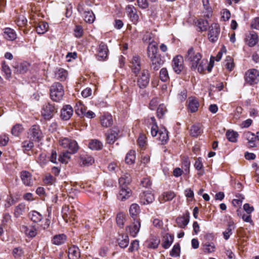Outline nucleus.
<instances>
[{
  "label": "nucleus",
  "mask_w": 259,
  "mask_h": 259,
  "mask_svg": "<svg viewBox=\"0 0 259 259\" xmlns=\"http://www.w3.org/2000/svg\"><path fill=\"white\" fill-rule=\"evenodd\" d=\"M68 147L66 149H68L71 154L76 153L79 148L77 143L75 140L72 139H70Z\"/></svg>",
  "instance_id": "a18cd8bd"
},
{
  "label": "nucleus",
  "mask_w": 259,
  "mask_h": 259,
  "mask_svg": "<svg viewBox=\"0 0 259 259\" xmlns=\"http://www.w3.org/2000/svg\"><path fill=\"white\" fill-rule=\"evenodd\" d=\"M71 154L69 151L63 152L59 157V161L62 163H67L70 158V154Z\"/></svg>",
  "instance_id": "5fc2aeb1"
},
{
  "label": "nucleus",
  "mask_w": 259,
  "mask_h": 259,
  "mask_svg": "<svg viewBox=\"0 0 259 259\" xmlns=\"http://www.w3.org/2000/svg\"><path fill=\"white\" fill-rule=\"evenodd\" d=\"M189 132L192 137H197L200 136L202 133L200 124L199 123H196L191 126Z\"/></svg>",
  "instance_id": "c85d7f7f"
},
{
  "label": "nucleus",
  "mask_w": 259,
  "mask_h": 259,
  "mask_svg": "<svg viewBox=\"0 0 259 259\" xmlns=\"http://www.w3.org/2000/svg\"><path fill=\"white\" fill-rule=\"evenodd\" d=\"M119 130L117 127H114L110 129L108 133L106 134V141L108 144H113L118 139Z\"/></svg>",
  "instance_id": "ddd939ff"
},
{
  "label": "nucleus",
  "mask_w": 259,
  "mask_h": 259,
  "mask_svg": "<svg viewBox=\"0 0 259 259\" xmlns=\"http://www.w3.org/2000/svg\"><path fill=\"white\" fill-rule=\"evenodd\" d=\"M86 111L87 108L82 104V103L78 102L76 103L75 112L79 116H83Z\"/></svg>",
  "instance_id": "de8ad7c7"
},
{
  "label": "nucleus",
  "mask_w": 259,
  "mask_h": 259,
  "mask_svg": "<svg viewBox=\"0 0 259 259\" xmlns=\"http://www.w3.org/2000/svg\"><path fill=\"white\" fill-rule=\"evenodd\" d=\"M233 228H234L233 225L229 224L226 230L223 232L224 238L225 240H228L232 234Z\"/></svg>",
  "instance_id": "69168bd1"
},
{
  "label": "nucleus",
  "mask_w": 259,
  "mask_h": 259,
  "mask_svg": "<svg viewBox=\"0 0 259 259\" xmlns=\"http://www.w3.org/2000/svg\"><path fill=\"white\" fill-rule=\"evenodd\" d=\"M208 26L207 21L203 19L199 20L197 22V26L200 31H204L207 30Z\"/></svg>",
  "instance_id": "4d7b16f0"
},
{
  "label": "nucleus",
  "mask_w": 259,
  "mask_h": 259,
  "mask_svg": "<svg viewBox=\"0 0 259 259\" xmlns=\"http://www.w3.org/2000/svg\"><path fill=\"white\" fill-rule=\"evenodd\" d=\"M131 181V178L130 174H125L123 175L119 179L120 188L127 187V185L130 183Z\"/></svg>",
  "instance_id": "7c9ffc66"
},
{
  "label": "nucleus",
  "mask_w": 259,
  "mask_h": 259,
  "mask_svg": "<svg viewBox=\"0 0 259 259\" xmlns=\"http://www.w3.org/2000/svg\"><path fill=\"white\" fill-rule=\"evenodd\" d=\"M116 221L117 225L119 227L122 228L125 221V214L122 212L118 213L117 214Z\"/></svg>",
  "instance_id": "8fccbe9b"
},
{
  "label": "nucleus",
  "mask_w": 259,
  "mask_h": 259,
  "mask_svg": "<svg viewBox=\"0 0 259 259\" xmlns=\"http://www.w3.org/2000/svg\"><path fill=\"white\" fill-rule=\"evenodd\" d=\"M62 217L64 220L67 222L68 220H74V218L73 217V214L71 212L69 211L68 207H65L63 208L62 210Z\"/></svg>",
  "instance_id": "09e8293b"
},
{
  "label": "nucleus",
  "mask_w": 259,
  "mask_h": 259,
  "mask_svg": "<svg viewBox=\"0 0 259 259\" xmlns=\"http://www.w3.org/2000/svg\"><path fill=\"white\" fill-rule=\"evenodd\" d=\"M23 131V127L21 124H16L11 130V133L14 136H18Z\"/></svg>",
  "instance_id": "3c124183"
},
{
  "label": "nucleus",
  "mask_w": 259,
  "mask_h": 259,
  "mask_svg": "<svg viewBox=\"0 0 259 259\" xmlns=\"http://www.w3.org/2000/svg\"><path fill=\"white\" fill-rule=\"evenodd\" d=\"M26 209V205L23 203L18 204L15 208L14 216L19 218L23 214Z\"/></svg>",
  "instance_id": "58836bf2"
},
{
  "label": "nucleus",
  "mask_w": 259,
  "mask_h": 259,
  "mask_svg": "<svg viewBox=\"0 0 259 259\" xmlns=\"http://www.w3.org/2000/svg\"><path fill=\"white\" fill-rule=\"evenodd\" d=\"M100 120L101 125L105 127H109L113 123L112 116L109 114L102 115L100 118Z\"/></svg>",
  "instance_id": "a878e982"
},
{
  "label": "nucleus",
  "mask_w": 259,
  "mask_h": 259,
  "mask_svg": "<svg viewBox=\"0 0 259 259\" xmlns=\"http://www.w3.org/2000/svg\"><path fill=\"white\" fill-rule=\"evenodd\" d=\"M244 80L251 85L257 84L259 81V71L255 69H249L245 74Z\"/></svg>",
  "instance_id": "39448f33"
},
{
  "label": "nucleus",
  "mask_w": 259,
  "mask_h": 259,
  "mask_svg": "<svg viewBox=\"0 0 259 259\" xmlns=\"http://www.w3.org/2000/svg\"><path fill=\"white\" fill-rule=\"evenodd\" d=\"M158 138L159 141L161 142L162 144H165L167 143L168 140V132L165 128L159 131Z\"/></svg>",
  "instance_id": "c03bdc74"
},
{
  "label": "nucleus",
  "mask_w": 259,
  "mask_h": 259,
  "mask_svg": "<svg viewBox=\"0 0 259 259\" xmlns=\"http://www.w3.org/2000/svg\"><path fill=\"white\" fill-rule=\"evenodd\" d=\"M139 146L141 148H145L146 145V137L144 135H140L137 140Z\"/></svg>",
  "instance_id": "0e129e2a"
},
{
  "label": "nucleus",
  "mask_w": 259,
  "mask_h": 259,
  "mask_svg": "<svg viewBox=\"0 0 259 259\" xmlns=\"http://www.w3.org/2000/svg\"><path fill=\"white\" fill-rule=\"evenodd\" d=\"M94 160L93 158L88 154H82L80 156L79 162L81 165L84 166H89L92 165Z\"/></svg>",
  "instance_id": "393cba45"
},
{
  "label": "nucleus",
  "mask_w": 259,
  "mask_h": 259,
  "mask_svg": "<svg viewBox=\"0 0 259 259\" xmlns=\"http://www.w3.org/2000/svg\"><path fill=\"white\" fill-rule=\"evenodd\" d=\"M189 213L187 212L185 216L180 217L177 218L176 222L179 227L184 228L188 224L189 222Z\"/></svg>",
  "instance_id": "bb28decb"
},
{
  "label": "nucleus",
  "mask_w": 259,
  "mask_h": 259,
  "mask_svg": "<svg viewBox=\"0 0 259 259\" xmlns=\"http://www.w3.org/2000/svg\"><path fill=\"white\" fill-rule=\"evenodd\" d=\"M28 138L35 142L40 141L42 138V133L38 125H32L28 131Z\"/></svg>",
  "instance_id": "423d86ee"
},
{
  "label": "nucleus",
  "mask_w": 259,
  "mask_h": 259,
  "mask_svg": "<svg viewBox=\"0 0 259 259\" xmlns=\"http://www.w3.org/2000/svg\"><path fill=\"white\" fill-rule=\"evenodd\" d=\"M51 98L55 102L61 101L64 95V88L59 82H55L51 87L50 90Z\"/></svg>",
  "instance_id": "7ed1b4c3"
},
{
  "label": "nucleus",
  "mask_w": 259,
  "mask_h": 259,
  "mask_svg": "<svg viewBox=\"0 0 259 259\" xmlns=\"http://www.w3.org/2000/svg\"><path fill=\"white\" fill-rule=\"evenodd\" d=\"M21 178L24 185L30 186L32 185V181L31 174L27 171H22L21 172Z\"/></svg>",
  "instance_id": "cd10ccee"
},
{
  "label": "nucleus",
  "mask_w": 259,
  "mask_h": 259,
  "mask_svg": "<svg viewBox=\"0 0 259 259\" xmlns=\"http://www.w3.org/2000/svg\"><path fill=\"white\" fill-rule=\"evenodd\" d=\"M125 10L131 21L136 24L139 20L136 9L133 5H128L126 7Z\"/></svg>",
  "instance_id": "4468645a"
},
{
  "label": "nucleus",
  "mask_w": 259,
  "mask_h": 259,
  "mask_svg": "<svg viewBox=\"0 0 259 259\" xmlns=\"http://www.w3.org/2000/svg\"><path fill=\"white\" fill-rule=\"evenodd\" d=\"M89 147L92 150H99L102 148L103 144L101 142L98 140H92L89 143Z\"/></svg>",
  "instance_id": "ea45409f"
},
{
  "label": "nucleus",
  "mask_w": 259,
  "mask_h": 259,
  "mask_svg": "<svg viewBox=\"0 0 259 259\" xmlns=\"http://www.w3.org/2000/svg\"><path fill=\"white\" fill-rule=\"evenodd\" d=\"M134 221L133 224L126 227V230L132 236L135 237L139 232L141 227V223L140 220Z\"/></svg>",
  "instance_id": "f8f14e48"
},
{
  "label": "nucleus",
  "mask_w": 259,
  "mask_h": 259,
  "mask_svg": "<svg viewBox=\"0 0 259 259\" xmlns=\"http://www.w3.org/2000/svg\"><path fill=\"white\" fill-rule=\"evenodd\" d=\"M141 203L144 205L152 203L154 200V195L150 192H143L140 195Z\"/></svg>",
  "instance_id": "6ab92c4d"
},
{
  "label": "nucleus",
  "mask_w": 259,
  "mask_h": 259,
  "mask_svg": "<svg viewBox=\"0 0 259 259\" xmlns=\"http://www.w3.org/2000/svg\"><path fill=\"white\" fill-rule=\"evenodd\" d=\"M29 217L34 223L39 222L42 219V215L37 211L32 210L28 214Z\"/></svg>",
  "instance_id": "4c0bfd02"
},
{
  "label": "nucleus",
  "mask_w": 259,
  "mask_h": 259,
  "mask_svg": "<svg viewBox=\"0 0 259 259\" xmlns=\"http://www.w3.org/2000/svg\"><path fill=\"white\" fill-rule=\"evenodd\" d=\"M140 207L135 203L132 204L129 209L131 217L133 219V221L140 220L139 214L140 213Z\"/></svg>",
  "instance_id": "aec40b11"
},
{
  "label": "nucleus",
  "mask_w": 259,
  "mask_h": 259,
  "mask_svg": "<svg viewBox=\"0 0 259 259\" xmlns=\"http://www.w3.org/2000/svg\"><path fill=\"white\" fill-rule=\"evenodd\" d=\"M66 238V236L64 234L56 235L53 237L52 242L53 244L60 245L65 242Z\"/></svg>",
  "instance_id": "c756f323"
},
{
  "label": "nucleus",
  "mask_w": 259,
  "mask_h": 259,
  "mask_svg": "<svg viewBox=\"0 0 259 259\" xmlns=\"http://www.w3.org/2000/svg\"><path fill=\"white\" fill-rule=\"evenodd\" d=\"M27 19L23 15L19 16L16 20V23L17 25L19 27H22L25 26L27 24Z\"/></svg>",
  "instance_id": "338daca9"
},
{
  "label": "nucleus",
  "mask_w": 259,
  "mask_h": 259,
  "mask_svg": "<svg viewBox=\"0 0 259 259\" xmlns=\"http://www.w3.org/2000/svg\"><path fill=\"white\" fill-rule=\"evenodd\" d=\"M238 136L237 132L234 131H228L226 133V137L227 139L231 142H236Z\"/></svg>",
  "instance_id": "603ef678"
},
{
  "label": "nucleus",
  "mask_w": 259,
  "mask_h": 259,
  "mask_svg": "<svg viewBox=\"0 0 259 259\" xmlns=\"http://www.w3.org/2000/svg\"><path fill=\"white\" fill-rule=\"evenodd\" d=\"M199 106V103L197 99L193 97L189 98L188 109L191 112L193 113L197 111Z\"/></svg>",
  "instance_id": "2f4dec72"
},
{
  "label": "nucleus",
  "mask_w": 259,
  "mask_h": 259,
  "mask_svg": "<svg viewBox=\"0 0 259 259\" xmlns=\"http://www.w3.org/2000/svg\"><path fill=\"white\" fill-rule=\"evenodd\" d=\"M33 141H31L30 140L23 141L22 143V147L25 151H29L31 150V149L34 147Z\"/></svg>",
  "instance_id": "bf43d9fd"
},
{
  "label": "nucleus",
  "mask_w": 259,
  "mask_h": 259,
  "mask_svg": "<svg viewBox=\"0 0 259 259\" xmlns=\"http://www.w3.org/2000/svg\"><path fill=\"white\" fill-rule=\"evenodd\" d=\"M157 50V47L154 44H150L147 48V55L150 60L151 70L157 71L164 63L160 55L158 54Z\"/></svg>",
  "instance_id": "f257e3e1"
},
{
  "label": "nucleus",
  "mask_w": 259,
  "mask_h": 259,
  "mask_svg": "<svg viewBox=\"0 0 259 259\" xmlns=\"http://www.w3.org/2000/svg\"><path fill=\"white\" fill-rule=\"evenodd\" d=\"M67 74L68 73L66 70L63 68H60L56 71L55 77L57 79L63 81L66 79Z\"/></svg>",
  "instance_id": "e433bc0d"
},
{
  "label": "nucleus",
  "mask_w": 259,
  "mask_h": 259,
  "mask_svg": "<svg viewBox=\"0 0 259 259\" xmlns=\"http://www.w3.org/2000/svg\"><path fill=\"white\" fill-rule=\"evenodd\" d=\"M180 246L179 243L174 245L171 250L170 252V255L173 257H177L180 255Z\"/></svg>",
  "instance_id": "052dcab7"
},
{
  "label": "nucleus",
  "mask_w": 259,
  "mask_h": 259,
  "mask_svg": "<svg viewBox=\"0 0 259 259\" xmlns=\"http://www.w3.org/2000/svg\"><path fill=\"white\" fill-rule=\"evenodd\" d=\"M194 167L196 170L199 171L197 175L199 176H201L204 174V170L203 169V165L201 157H199L196 159L194 163Z\"/></svg>",
  "instance_id": "c9c22d12"
},
{
  "label": "nucleus",
  "mask_w": 259,
  "mask_h": 259,
  "mask_svg": "<svg viewBox=\"0 0 259 259\" xmlns=\"http://www.w3.org/2000/svg\"><path fill=\"white\" fill-rule=\"evenodd\" d=\"M160 242V240L159 237L152 236L146 241L145 245L148 248L154 249L158 247Z\"/></svg>",
  "instance_id": "f3484780"
},
{
  "label": "nucleus",
  "mask_w": 259,
  "mask_h": 259,
  "mask_svg": "<svg viewBox=\"0 0 259 259\" xmlns=\"http://www.w3.org/2000/svg\"><path fill=\"white\" fill-rule=\"evenodd\" d=\"M108 49L106 44L101 42L97 48V54L96 57L99 61H104L107 57L108 54Z\"/></svg>",
  "instance_id": "6e6552de"
},
{
  "label": "nucleus",
  "mask_w": 259,
  "mask_h": 259,
  "mask_svg": "<svg viewBox=\"0 0 259 259\" xmlns=\"http://www.w3.org/2000/svg\"><path fill=\"white\" fill-rule=\"evenodd\" d=\"M174 237L173 235L166 234L164 237L162 246L164 249L168 248L174 241Z\"/></svg>",
  "instance_id": "473e14b6"
},
{
  "label": "nucleus",
  "mask_w": 259,
  "mask_h": 259,
  "mask_svg": "<svg viewBox=\"0 0 259 259\" xmlns=\"http://www.w3.org/2000/svg\"><path fill=\"white\" fill-rule=\"evenodd\" d=\"M117 241L120 247L125 248L129 244L128 237L126 234L121 235L118 238Z\"/></svg>",
  "instance_id": "f704fd0d"
},
{
  "label": "nucleus",
  "mask_w": 259,
  "mask_h": 259,
  "mask_svg": "<svg viewBox=\"0 0 259 259\" xmlns=\"http://www.w3.org/2000/svg\"><path fill=\"white\" fill-rule=\"evenodd\" d=\"M2 70L6 75V78L10 79L11 77V70L5 62H3L2 64Z\"/></svg>",
  "instance_id": "e2e57ef3"
},
{
  "label": "nucleus",
  "mask_w": 259,
  "mask_h": 259,
  "mask_svg": "<svg viewBox=\"0 0 259 259\" xmlns=\"http://www.w3.org/2000/svg\"><path fill=\"white\" fill-rule=\"evenodd\" d=\"M3 35L7 40L10 41L14 40L17 38V34L15 31L9 27L4 29Z\"/></svg>",
  "instance_id": "412c9836"
},
{
  "label": "nucleus",
  "mask_w": 259,
  "mask_h": 259,
  "mask_svg": "<svg viewBox=\"0 0 259 259\" xmlns=\"http://www.w3.org/2000/svg\"><path fill=\"white\" fill-rule=\"evenodd\" d=\"M184 59L182 56L178 55L174 57L172 62V66L174 71L180 74L184 68Z\"/></svg>",
  "instance_id": "9b49d317"
},
{
  "label": "nucleus",
  "mask_w": 259,
  "mask_h": 259,
  "mask_svg": "<svg viewBox=\"0 0 259 259\" xmlns=\"http://www.w3.org/2000/svg\"><path fill=\"white\" fill-rule=\"evenodd\" d=\"M20 230L27 236L33 238L36 235L37 232L34 226L28 227L25 225H22L20 227Z\"/></svg>",
  "instance_id": "a211bd4d"
},
{
  "label": "nucleus",
  "mask_w": 259,
  "mask_h": 259,
  "mask_svg": "<svg viewBox=\"0 0 259 259\" xmlns=\"http://www.w3.org/2000/svg\"><path fill=\"white\" fill-rule=\"evenodd\" d=\"M28 69V64L27 62H23L18 65L15 67L14 72L17 73H24Z\"/></svg>",
  "instance_id": "79ce46f5"
},
{
  "label": "nucleus",
  "mask_w": 259,
  "mask_h": 259,
  "mask_svg": "<svg viewBox=\"0 0 259 259\" xmlns=\"http://www.w3.org/2000/svg\"><path fill=\"white\" fill-rule=\"evenodd\" d=\"M84 19L86 22L92 23L95 19V14L92 11H85L84 14Z\"/></svg>",
  "instance_id": "49530a36"
},
{
  "label": "nucleus",
  "mask_w": 259,
  "mask_h": 259,
  "mask_svg": "<svg viewBox=\"0 0 259 259\" xmlns=\"http://www.w3.org/2000/svg\"><path fill=\"white\" fill-rule=\"evenodd\" d=\"M202 58V55L191 47L185 56V60L191 65L192 70H196Z\"/></svg>",
  "instance_id": "f03ea898"
},
{
  "label": "nucleus",
  "mask_w": 259,
  "mask_h": 259,
  "mask_svg": "<svg viewBox=\"0 0 259 259\" xmlns=\"http://www.w3.org/2000/svg\"><path fill=\"white\" fill-rule=\"evenodd\" d=\"M220 32V26L218 23H212L209 27L208 38L211 42H216L219 38Z\"/></svg>",
  "instance_id": "0eeeda50"
},
{
  "label": "nucleus",
  "mask_w": 259,
  "mask_h": 259,
  "mask_svg": "<svg viewBox=\"0 0 259 259\" xmlns=\"http://www.w3.org/2000/svg\"><path fill=\"white\" fill-rule=\"evenodd\" d=\"M49 25L47 22H41L35 27L36 31L39 34H44L48 30Z\"/></svg>",
  "instance_id": "72a5a7b5"
},
{
  "label": "nucleus",
  "mask_w": 259,
  "mask_h": 259,
  "mask_svg": "<svg viewBox=\"0 0 259 259\" xmlns=\"http://www.w3.org/2000/svg\"><path fill=\"white\" fill-rule=\"evenodd\" d=\"M73 112V109L70 105H64L61 110L60 117L62 119L67 120L72 116Z\"/></svg>",
  "instance_id": "2eb2a0df"
},
{
  "label": "nucleus",
  "mask_w": 259,
  "mask_h": 259,
  "mask_svg": "<svg viewBox=\"0 0 259 259\" xmlns=\"http://www.w3.org/2000/svg\"><path fill=\"white\" fill-rule=\"evenodd\" d=\"M132 72L137 76L141 70V59L139 56H133L131 62Z\"/></svg>",
  "instance_id": "dca6fc26"
},
{
  "label": "nucleus",
  "mask_w": 259,
  "mask_h": 259,
  "mask_svg": "<svg viewBox=\"0 0 259 259\" xmlns=\"http://www.w3.org/2000/svg\"><path fill=\"white\" fill-rule=\"evenodd\" d=\"M175 196L176 195L175 193L172 191L164 192L161 196L162 201H163V202H165L167 201L171 200L175 197Z\"/></svg>",
  "instance_id": "864d4df0"
},
{
  "label": "nucleus",
  "mask_w": 259,
  "mask_h": 259,
  "mask_svg": "<svg viewBox=\"0 0 259 259\" xmlns=\"http://www.w3.org/2000/svg\"><path fill=\"white\" fill-rule=\"evenodd\" d=\"M160 79L162 81L165 82L169 79V76L167 69L165 68H162L159 73Z\"/></svg>",
  "instance_id": "13d9d810"
},
{
  "label": "nucleus",
  "mask_w": 259,
  "mask_h": 259,
  "mask_svg": "<svg viewBox=\"0 0 259 259\" xmlns=\"http://www.w3.org/2000/svg\"><path fill=\"white\" fill-rule=\"evenodd\" d=\"M149 82V73L147 69L142 70L139 77L138 79L137 84L140 88H145Z\"/></svg>",
  "instance_id": "1a4fd4ad"
},
{
  "label": "nucleus",
  "mask_w": 259,
  "mask_h": 259,
  "mask_svg": "<svg viewBox=\"0 0 259 259\" xmlns=\"http://www.w3.org/2000/svg\"><path fill=\"white\" fill-rule=\"evenodd\" d=\"M68 256L69 259H79L80 257L79 248L75 245L69 248Z\"/></svg>",
  "instance_id": "b1692460"
},
{
  "label": "nucleus",
  "mask_w": 259,
  "mask_h": 259,
  "mask_svg": "<svg viewBox=\"0 0 259 259\" xmlns=\"http://www.w3.org/2000/svg\"><path fill=\"white\" fill-rule=\"evenodd\" d=\"M57 112V107L55 104L47 103L42 106L41 115L45 119L49 120L53 117Z\"/></svg>",
  "instance_id": "20e7f679"
},
{
  "label": "nucleus",
  "mask_w": 259,
  "mask_h": 259,
  "mask_svg": "<svg viewBox=\"0 0 259 259\" xmlns=\"http://www.w3.org/2000/svg\"><path fill=\"white\" fill-rule=\"evenodd\" d=\"M24 253L23 250L21 247H16L13 250V255L15 258L20 257Z\"/></svg>",
  "instance_id": "774afa93"
},
{
  "label": "nucleus",
  "mask_w": 259,
  "mask_h": 259,
  "mask_svg": "<svg viewBox=\"0 0 259 259\" xmlns=\"http://www.w3.org/2000/svg\"><path fill=\"white\" fill-rule=\"evenodd\" d=\"M136 159V152L134 150H130L126 154L125 161L128 164H133Z\"/></svg>",
  "instance_id": "a19ab883"
},
{
  "label": "nucleus",
  "mask_w": 259,
  "mask_h": 259,
  "mask_svg": "<svg viewBox=\"0 0 259 259\" xmlns=\"http://www.w3.org/2000/svg\"><path fill=\"white\" fill-rule=\"evenodd\" d=\"M245 36V42L250 47H254L258 42V35L253 31L246 33Z\"/></svg>",
  "instance_id": "9d476101"
},
{
  "label": "nucleus",
  "mask_w": 259,
  "mask_h": 259,
  "mask_svg": "<svg viewBox=\"0 0 259 259\" xmlns=\"http://www.w3.org/2000/svg\"><path fill=\"white\" fill-rule=\"evenodd\" d=\"M132 194L131 190L127 187L120 188L119 194L118 195V199L121 201H124L128 199Z\"/></svg>",
  "instance_id": "5701e85b"
},
{
  "label": "nucleus",
  "mask_w": 259,
  "mask_h": 259,
  "mask_svg": "<svg viewBox=\"0 0 259 259\" xmlns=\"http://www.w3.org/2000/svg\"><path fill=\"white\" fill-rule=\"evenodd\" d=\"M244 138L247 140L249 146L250 147L256 146V136L250 132H246L243 134Z\"/></svg>",
  "instance_id": "4be33fe9"
},
{
  "label": "nucleus",
  "mask_w": 259,
  "mask_h": 259,
  "mask_svg": "<svg viewBox=\"0 0 259 259\" xmlns=\"http://www.w3.org/2000/svg\"><path fill=\"white\" fill-rule=\"evenodd\" d=\"M215 246L212 242H206L203 245L204 253H210L215 251Z\"/></svg>",
  "instance_id": "37998d69"
},
{
  "label": "nucleus",
  "mask_w": 259,
  "mask_h": 259,
  "mask_svg": "<svg viewBox=\"0 0 259 259\" xmlns=\"http://www.w3.org/2000/svg\"><path fill=\"white\" fill-rule=\"evenodd\" d=\"M166 112V106L163 104L159 105L157 110V117L159 118H162Z\"/></svg>",
  "instance_id": "6e6d98bb"
},
{
  "label": "nucleus",
  "mask_w": 259,
  "mask_h": 259,
  "mask_svg": "<svg viewBox=\"0 0 259 259\" xmlns=\"http://www.w3.org/2000/svg\"><path fill=\"white\" fill-rule=\"evenodd\" d=\"M225 66L230 71L233 69L234 67V63L233 62V59L231 57L228 56L227 57L225 60Z\"/></svg>",
  "instance_id": "680f3d73"
}]
</instances>
